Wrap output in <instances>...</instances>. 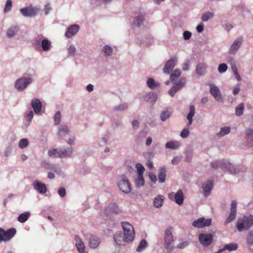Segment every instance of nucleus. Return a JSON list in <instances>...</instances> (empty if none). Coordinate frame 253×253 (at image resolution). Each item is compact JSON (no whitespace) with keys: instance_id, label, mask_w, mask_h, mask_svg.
<instances>
[{"instance_id":"1","label":"nucleus","mask_w":253,"mask_h":253,"mask_svg":"<svg viewBox=\"0 0 253 253\" xmlns=\"http://www.w3.org/2000/svg\"><path fill=\"white\" fill-rule=\"evenodd\" d=\"M253 225V215H244L238 218L236 227L240 232L249 229Z\"/></svg>"},{"instance_id":"2","label":"nucleus","mask_w":253,"mask_h":253,"mask_svg":"<svg viewBox=\"0 0 253 253\" xmlns=\"http://www.w3.org/2000/svg\"><path fill=\"white\" fill-rule=\"evenodd\" d=\"M164 248L167 252L169 253L173 250V243L174 242L173 235V228L171 227L167 228L165 231L164 235Z\"/></svg>"},{"instance_id":"3","label":"nucleus","mask_w":253,"mask_h":253,"mask_svg":"<svg viewBox=\"0 0 253 253\" xmlns=\"http://www.w3.org/2000/svg\"><path fill=\"white\" fill-rule=\"evenodd\" d=\"M117 185L119 190L125 194L131 192L132 186L126 175H122L117 180Z\"/></svg>"},{"instance_id":"4","label":"nucleus","mask_w":253,"mask_h":253,"mask_svg":"<svg viewBox=\"0 0 253 253\" xmlns=\"http://www.w3.org/2000/svg\"><path fill=\"white\" fill-rule=\"evenodd\" d=\"M122 226L124 230V235L127 241L132 242L134 239L135 232L133 226L128 222H122Z\"/></svg>"},{"instance_id":"5","label":"nucleus","mask_w":253,"mask_h":253,"mask_svg":"<svg viewBox=\"0 0 253 253\" xmlns=\"http://www.w3.org/2000/svg\"><path fill=\"white\" fill-rule=\"evenodd\" d=\"M223 170H226L232 174L243 172L246 170V168L239 165H235L228 161H225Z\"/></svg>"},{"instance_id":"6","label":"nucleus","mask_w":253,"mask_h":253,"mask_svg":"<svg viewBox=\"0 0 253 253\" xmlns=\"http://www.w3.org/2000/svg\"><path fill=\"white\" fill-rule=\"evenodd\" d=\"M16 232V230L15 228H10L6 231L1 228H0V243L2 241H9L14 237Z\"/></svg>"},{"instance_id":"7","label":"nucleus","mask_w":253,"mask_h":253,"mask_svg":"<svg viewBox=\"0 0 253 253\" xmlns=\"http://www.w3.org/2000/svg\"><path fill=\"white\" fill-rule=\"evenodd\" d=\"M169 198L174 201L178 205H181L184 201V195L181 190H178L176 193L171 192L168 195Z\"/></svg>"},{"instance_id":"8","label":"nucleus","mask_w":253,"mask_h":253,"mask_svg":"<svg viewBox=\"0 0 253 253\" xmlns=\"http://www.w3.org/2000/svg\"><path fill=\"white\" fill-rule=\"evenodd\" d=\"M186 80L185 78L180 79L169 90V93L171 96H173L175 93L181 89L185 84Z\"/></svg>"},{"instance_id":"9","label":"nucleus","mask_w":253,"mask_h":253,"mask_svg":"<svg viewBox=\"0 0 253 253\" xmlns=\"http://www.w3.org/2000/svg\"><path fill=\"white\" fill-rule=\"evenodd\" d=\"M199 241L204 247L210 245L213 241V236L211 234L202 233L199 235Z\"/></svg>"},{"instance_id":"10","label":"nucleus","mask_w":253,"mask_h":253,"mask_svg":"<svg viewBox=\"0 0 253 253\" xmlns=\"http://www.w3.org/2000/svg\"><path fill=\"white\" fill-rule=\"evenodd\" d=\"M32 82L31 78H20L17 80L15 86L19 91L24 90Z\"/></svg>"},{"instance_id":"11","label":"nucleus","mask_w":253,"mask_h":253,"mask_svg":"<svg viewBox=\"0 0 253 253\" xmlns=\"http://www.w3.org/2000/svg\"><path fill=\"white\" fill-rule=\"evenodd\" d=\"M114 240L116 244L119 246H125L126 243L131 242V241L126 240V237L121 231H118L114 234Z\"/></svg>"},{"instance_id":"12","label":"nucleus","mask_w":253,"mask_h":253,"mask_svg":"<svg viewBox=\"0 0 253 253\" xmlns=\"http://www.w3.org/2000/svg\"><path fill=\"white\" fill-rule=\"evenodd\" d=\"M211 224V218H205L204 217L199 218L194 220L192 223V225L197 228H203L209 226Z\"/></svg>"},{"instance_id":"13","label":"nucleus","mask_w":253,"mask_h":253,"mask_svg":"<svg viewBox=\"0 0 253 253\" xmlns=\"http://www.w3.org/2000/svg\"><path fill=\"white\" fill-rule=\"evenodd\" d=\"M177 62L176 57L171 58L167 61L164 69L163 72L165 74H169Z\"/></svg>"},{"instance_id":"14","label":"nucleus","mask_w":253,"mask_h":253,"mask_svg":"<svg viewBox=\"0 0 253 253\" xmlns=\"http://www.w3.org/2000/svg\"><path fill=\"white\" fill-rule=\"evenodd\" d=\"M237 203L235 200L232 201L230 208V213L225 221L226 224L229 223L234 220L236 216Z\"/></svg>"},{"instance_id":"15","label":"nucleus","mask_w":253,"mask_h":253,"mask_svg":"<svg viewBox=\"0 0 253 253\" xmlns=\"http://www.w3.org/2000/svg\"><path fill=\"white\" fill-rule=\"evenodd\" d=\"M40 9L37 7H27L21 8L20 12L25 17H32L35 16L39 11Z\"/></svg>"},{"instance_id":"16","label":"nucleus","mask_w":253,"mask_h":253,"mask_svg":"<svg viewBox=\"0 0 253 253\" xmlns=\"http://www.w3.org/2000/svg\"><path fill=\"white\" fill-rule=\"evenodd\" d=\"M213 187V181L211 180H207L203 183L202 188L205 197H208L211 194Z\"/></svg>"},{"instance_id":"17","label":"nucleus","mask_w":253,"mask_h":253,"mask_svg":"<svg viewBox=\"0 0 253 253\" xmlns=\"http://www.w3.org/2000/svg\"><path fill=\"white\" fill-rule=\"evenodd\" d=\"M210 92L217 101L221 102L222 101L220 91L217 86L214 84H211Z\"/></svg>"},{"instance_id":"18","label":"nucleus","mask_w":253,"mask_h":253,"mask_svg":"<svg viewBox=\"0 0 253 253\" xmlns=\"http://www.w3.org/2000/svg\"><path fill=\"white\" fill-rule=\"evenodd\" d=\"M243 40L242 38H237L231 45L229 49L230 54H235L238 50L242 44Z\"/></svg>"},{"instance_id":"19","label":"nucleus","mask_w":253,"mask_h":253,"mask_svg":"<svg viewBox=\"0 0 253 253\" xmlns=\"http://www.w3.org/2000/svg\"><path fill=\"white\" fill-rule=\"evenodd\" d=\"M33 186L41 194H44L47 191L46 185L40 182L38 180H36L34 182Z\"/></svg>"},{"instance_id":"20","label":"nucleus","mask_w":253,"mask_h":253,"mask_svg":"<svg viewBox=\"0 0 253 253\" xmlns=\"http://www.w3.org/2000/svg\"><path fill=\"white\" fill-rule=\"evenodd\" d=\"M80 27L78 25H73L71 26L68 28V30L65 34V36L68 38H72L79 31Z\"/></svg>"},{"instance_id":"21","label":"nucleus","mask_w":253,"mask_h":253,"mask_svg":"<svg viewBox=\"0 0 253 253\" xmlns=\"http://www.w3.org/2000/svg\"><path fill=\"white\" fill-rule=\"evenodd\" d=\"M157 98V94L155 92H149L146 93L143 96L144 101L150 102H154Z\"/></svg>"},{"instance_id":"22","label":"nucleus","mask_w":253,"mask_h":253,"mask_svg":"<svg viewBox=\"0 0 253 253\" xmlns=\"http://www.w3.org/2000/svg\"><path fill=\"white\" fill-rule=\"evenodd\" d=\"M207 65L204 63H199L196 68V73L199 76H202L206 74Z\"/></svg>"},{"instance_id":"23","label":"nucleus","mask_w":253,"mask_h":253,"mask_svg":"<svg viewBox=\"0 0 253 253\" xmlns=\"http://www.w3.org/2000/svg\"><path fill=\"white\" fill-rule=\"evenodd\" d=\"M100 243V239L97 237L91 235L89 239V246L91 248L95 249Z\"/></svg>"},{"instance_id":"24","label":"nucleus","mask_w":253,"mask_h":253,"mask_svg":"<svg viewBox=\"0 0 253 253\" xmlns=\"http://www.w3.org/2000/svg\"><path fill=\"white\" fill-rule=\"evenodd\" d=\"M166 169L165 167L160 168L159 169L158 180L159 182L164 183L166 181Z\"/></svg>"},{"instance_id":"25","label":"nucleus","mask_w":253,"mask_h":253,"mask_svg":"<svg viewBox=\"0 0 253 253\" xmlns=\"http://www.w3.org/2000/svg\"><path fill=\"white\" fill-rule=\"evenodd\" d=\"M165 197L163 195H158L153 201V205L156 208H160L162 206Z\"/></svg>"},{"instance_id":"26","label":"nucleus","mask_w":253,"mask_h":253,"mask_svg":"<svg viewBox=\"0 0 253 253\" xmlns=\"http://www.w3.org/2000/svg\"><path fill=\"white\" fill-rule=\"evenodd\" d=\"M59 157L60 158H66L71 157L72 154L73 153L72 148L71 147L68 148L67 150L66 149H59Z\"/></svg>"},{"instance_id":"27","label":"nucleus","mask_w":253,"mask_h":253,"mask_svg":"<svg viewBox=\"0 0 253 253\" xmlns=\"http://www.w3.org/2000/svg\"><path fill=\"white\" fill-rule=\"evenodd\" d=\"M32 106L34 111H41L42 104L41 101L38 99H34L31 102Z\"/></svg>"},{"instance_id":"28","label":"nucleus","mask_w":253,"mask_h":253,"mask_svg":"<svg viewBox=\"0 0 253 253\" xmlns=\"http://www.w3.org/2000/svg\"><path fill=\"white\" fill-rule=\"evenodd\" d=\"M147 85L148 87L151 89H154L160 86V84L159 83L155 82L154 79L152 78L148 79Z\"/></svg>"},{"instance_id":"29","label":"nucleus","mask_w":253,"mask_h":253,"mask_svg":"<svg viewBox=\"0 0 253 253\" xmlns=\"http://www.w3.org/2000/svg\"><path fill=\"white\" fill-rule=\"evenodd\" d=\"M180 144L177 141H169L166 144V148L167 149H170L175 150L179 148Z\"/></svg>"},{"instance_id":"30","label":"nucleus","mask_w":253,"mask_h":253,"mask_svg":"<svg viewBox=\"0 0 253 253\" xmlns=\"http://www.w3.org/2000/svg\"><path fill=\"white\" fill-rule=\"evenodd\" d=\"M19 27L17 26H13L10 27L7 30V35L9 38H12L15 35L19 30Z\"/></svg>"},{"instance_id":"31","label":"nucleus","mask_w":253,"mask_h":253,"mask_svg":"<svg viewBox=\"0 0 253 253\" xmlns=\"http://www.w3.org/2000/svg\"><path fill=\"white\" fill-rule=\"evenodd\" d=\"M231 128L229 126H224L221 128L219 132L216 134V136L218 137H223L230 132Z\"/></svg>"},{"instance_id":"32","label":"nucleus","mask_w":253,"mask_h":253,"mask_svg":"<svg viewBox=\"0 0 253 253\" xmlns=\"http://www.w3.org/2000/svg\"><path fill=\"white\" fill-rule=\"evenodd\" d=\"M30 216V212L26 211L20 214L17 220L20 223H24L26 222Z\"/></svg>"},{"instance_id":"33","label":"nucleus","mask_w":253,"mask_h":253,"mask_svg":"<svg viewBox=\"0 0 253 253\" xmlns=\"http://www.w3.org/2000/svg\"><path fill=\"white\" fill-rule=\"evenodd\" d=\"M225 161H215L212 162L211 165L212 168L217 169L221 168L222 170L224 169V167Z\"/></svg>"},{"instance_id":"34","label":"nucleus","mask_w":253,"mask_h":253,"mask_svg":"<svg viewBox=\"0 0 253 253\" xmlns=\"http://www.w3.org/2000/svg\"><path fill=\"white\" fill-rule=\"evenodd\" d=\"M147 247V243L145 239H142L137 248L136 249V251L138 253H140L144 251Z\"/></svg>"},{"instance_id":"35","label":"nucleus","mask_w":253,"mask_h":253,"mask_svg":"<svg viewBox=\"0 0 253 253\" xmlns=\"http://www.w3.org/2000/svg\"><path fill=\"white\" fill-rule=\"evenodd\" d=\"M50 42L47 39L42 40L41 42V46L44 51H48L51 47Z\"/></svg>"},{"instance_id":"36","label":"nucleus","mask_w":253,"mask_h":253,"mask_svg":"<svg viewBox=\"0 0 253 253\" xmlns=\"http://www.w3.org/2000/svg\"><path fill=\"white\" fill-rule=\"evenodd\" d=\"M135 183L137 187H140L143 186L144 184L143 175L137 174V177L135 180Z\"/></svg>"},{"instance_id":"37","label":"nucleus","mask_w":253,"mask_h":253,"mask_svg":"<svg viewBox=\"0 0 253 253\" xmlns=\"http://www.w3.org/2000/svg\"><path fill=\"white\" fill-rule=\"evenodd\" d=\"M144 21V17L141 15L135 17L134 19L133 25L138 27L140 26Z\"/></svg>"},{"instance_id":"38","label":"nucleus","mask_w":253,"mask_h":253,"mask_svg":"<svg viewBox=\"0 0 253 253\" xmlns=\"http://www.w3.org/2000/svg\"><path fill=\"white\" fill-rule=\"evenodd\" d=\"M238 247V245L236 243H230L229 244H226L224 246V250H228L230 252L236 251Z\"/></svg>"},{"instance_id":"39","label":"nucleus","mask_w":253,"mask_h":253,"mask_svg":"<svg viewBox=\"0 0 253 253\" xmlns=\"http://www.w3.org/2000/svg\"><path fill=\"white\" fill-rule=\"evenodd\" d=\"M181 72L179 70H175L172 73L170 74V81L173 82L176 79L180 77Z\"/></svg>"},{"instance_id":"40","label":"nucleus","mask_w":253,"mask_h":253,"mask_svg":"<svg viewBox=\"0 0 253 253\" xmlns=\"http://www.w3.org/2000/svg\"><path fill=\"white\" fill-rule=\"evenodd\" d=\"M213 13L211 12H207L206 13H204L202 15V20L203 22L208 21L210 18L213 17Z\"/></svg>"},{"instance_id":"41","label":"nucleus","mask_w":253,"mask_h":253,"mask_svg":"<svg viewBox=\"0 0 253 253\" xmlns=\"http://www.w3.org/2000/svg\"><path fill=\"white\" fill-rule=\"evenodd\" d=\"M171 115V112H162L160 115L161 120L163 122L166 121Z\"/></svg>"},{"instance_id":"42","label":"nucleus","mask_w":253,"mask_h":253,"mask_svg":"<svg viewBox=\"0 0 253 253\" xmlns=\"http://www.w3.org/2000/svg\"><path fill=\"white\" fill-rule=\"evenodd\" d=\"M29 145V141L26 138H22L21 139L18 144L19 147L21 149H23L26 148Z\"/></svg>"},{"instance_id":"43","label":"nucleus","mask_w":253,"mask_h":253,"mask_svg":"<svg viewBox=\"0 0 253 253\" xmlns=\"http://www.w3.org/2000/svg\"><path fill=\"white\" fill-rule=\"evenodd\" d=\"M136 169L137 170V174L143 175V173L145 170L144 167L140 163H137L136 164Z\"/></svg>"},{"instance_id":"44","label":"nucleus","mask_w":253,"mask_h":253,"mask_svg":"<svg viewBox=\"0 0 253 253\" xmlns=\"http://www.w3.org/2000/svg\"><path fill=\"white\" fill-rule=\"evenodd\" d=\"M247 243L249 246H253V230L249 233L247 238Z\"/></svg>"},{"instance_id":"45","label":"nucleus","mask_w":253,"mask_h":253,"mask_svg":"<svg viewBox=\"0 0 253 253\" xmlns=\"http://www.w3.org/2000/svg\"><path fill=\"white\" fill-rule=\"evenodd\" d=\"M12 3L11 0H6V2L4 8V11L5 13L9 12L12 8Z\"/></svg>"},{"instance_id":"46","label":"nucleus","mask_w":253,"mask_h":253,"mask_svg":"<svg viewBox=\"0 0 253 253\" xmlns=\"http://www.w3.org/2000/svg\"><path fill=\"white\" fill-rule=\"evenodd\" d=\"M48 154L50 157H59V149H55L49 150L48 152Z\"/></svg>"},{"instance_id":"47","label":"nucleus","mask_w":253,"mask_h":253,"mask_svg":"<svg viewBox=\"0 0 253 253\" xmlns=\"http://www.w3.org/2000/svg\"><path fill=\"white\" fill-rule=\"evenodd\" d=\"M69 132V129L67 126H63L60 127L58 131V136L61 137L62 133L67 134Z\"/></svg>"},{"instance_id":"48","label":"nucleus","mask_w":253,"mask_h":253,"mask_svg":"<svg viewBox=\"0 0 253 253\" xmlns=\"http://www.w3.org/2000/svg\"><path fill=\"white\" fill-rule=\"evenodd\" d=\"M76 246L80 253H84L85 246L83 242L80 243L76 244Z\"/></svg>"},{"instance_id":"49","label":"nucleus","mask_w":253,"mask_h":253,"mask_svg":"<svg viewBox=\"0 0 253 253\" xmlns=\"http://www.w3.org/2000/svg\"><path fill=\"white\" fill-rule=\"evenodd\" d=\"M190 134V131L188 128H184L181 132L180 134V136L181 137L183 138H186L188 137Z\"/></svg>"},{"instance_id":"50","label":"nucleus","mask_w":253,"mask_h":253,"mask_svg":"<svg viewBox=\"0 0 253 253\" xmlns=\"http://www.w3.org/2000/svg\"><path fill=\"white\" fill-rule=\"evenodd\" d=\"M227 69V66L226 64L222 63L220 64L218 68V71L220 73H223Z\"/></svg>"},{"instance_id":"51","label":"nucleus","mask_w":253,"mask_h":253,"mask_svg":"<svg viewBox=\"0 0 253 253\" xmlns=\"http://www.w3.org/2000/svg\"><path fill=\"white\" fill-rule=\"evenodd\" d=\"M195 115V112H189L187 116V119L188 121V126H190L193 122V117Z\"/></svg>"},{"instance_id":"52","label":"nucleus","mask_w":253,"mask_h":253,"mask_svg":"<svg viewBox=\"0 0 253 253\" xmlns=\"http://www.w3.org/2000/svg\"><path fill=\"white\" fill-rule=\"evenodd\" d=\"M189 244V243L187 241H182L179 244H178L177 246L178 248L182 249L186 247H187Z\"/></svg>"},{"instance_id":"53","label":"nucleus","mask_w":253,"mask_h":253,"mask_svg":"<svg viewBox=\"0 0 253 253\" xmlns=\"http://www.w3.org/2000/svg\"><path fill=\"white\" fill-rule=\"evenodd\" d=\"M68 56H74L76 52V48L74 45H71L68 49Z\"/></svg>"},{"instance_id":"54","label":"nucleus","mask_w":253,"mask_h":253,"mask_svg":"<svg viewBox=\"0 0 253 253\" xmlns=\"http://www.w3.org/2000/svg\"><path fill=\"white\" fill-rule=\"evenodd\" d=\"M61 114L60 112H57L54 116V124L57 125L60 121Z\"/></svg>"},{"instance_id":"55","label":"nucleus","mask_w":253,"mask_h":253,"mask_svg":"<svg viewBox=\"0 0 253 253\" xmlns=\"http://www.w3.org/2000/svg\"><path fill=\"white\" fill-rule=\"evenodd\" d=\"M111 209L110 207L106 208L104 211V217L106 219H110V218Z\"/></svg>"},{"instance_id":"56","label":"nucleus","mask_w":253,"mask_h":253,"mask_svg":"<svg viewBox=\"0 0 253 253\" xmlns=\"http://www.w3.org/2000/svg\"><path fill=\"white\" fill-rule=\"evenodd\" d=\"M191 36H192L191 33L188 31H184L183 34V39L185 40H189L191 38Z\"/></svg>"},{"instance_id":"57","label":"nucleus","mask_w":253,"mask_h":253,"mask_svg":"<svg viewBox=\"0 0 253 253\" xmlns=\"http://www.w3.org/2000/svg\"><path fill=\"white\" fill-rule=\"evenodd\" d=\"M120 209L118 206L115 204L112 205V212L118 213L120 211Z\"/></svg>"},{"instance_id":"58","label":"nucleus","mask_w":253,"mask_h":253,"mask_svg":"<svg viewBox=\"0 0 253 253\" xmlns=\"http://www.w3.org/2000/svg\"><path fill=\"white\" fill-rule=\"evenodd\" d=\"M103 52L106 55L109 56L111 53V47L109 46H105L103 49Z\"/></svg>"},{"instance_id":"59","label":"nucleus","mask_w":253,"mask_h":253,"mask_svg":"<svg viewBox=\"0 0 253 253\" xmlns=\"http://www.w3.org/2000/svg\"><path fill=\"white\" fill-rule=\"evenodd\" d=\"M148 175L152 182L155 183L157 182V178L154 173L152 172H149Z\"/></svg>"},{"instance_id":"60","label":"nucleus","mask_w":253,"mask_h":253,"mask_svg":"<svg viewBox=\"0 0 253 253\" xmlns=\"http://www.w3.org/2000/svg\"><path fill=\"white\" fill-rule=\"evenodd\" d=\"M181 158L179 156H176L173 158L171 161V164L173 165H177L180 162Z\"/></svg>"},{"instance_id":"61","label":"nucleus","mask_w":253,"mask_h":253,"mask_svg":"<svg viewBox=\"0 0 253 253\" xmlns=\"http://www.w3.org/2000/svg\"><path fill=\"white\" fill-rule=\"evenodd\" d=\"M33 118V112H29V113L26 116L25 120L28 122H30Z\"/></svg>"},{"instance_id":"62","label":"nucleus","mask_w":253,"mask_h":253,"mask_svg":"<svg viewBox=\"0 0 253 253\" xmlns=\"http://www.w3.org/2000/svg\"><path fill=\"white\" fill-rule=\"evenodd\" d=\"M58 193L61 197H64L66 195V190L64 188H60L58 189Z\"/></svg>"},{"instance_id":"63","label":"nucleus","mask_w":253,"mask_h":253,"mask_svg":"<svg viewBox=\"0 0 253 253\" xmlns=\"http://www.w3.org/2000/svg\"><path fill=\"white\" fill-rule=\"evenodd\" d=\"M246 135L248 137H252L253 136V129L251 128L248 129L246 131Z\"/></svg>"},{"instance_id":"64","label":"nucleus","mask_w":253,"mask_h":253,"mask_svg":"<svg viewBox=\"0 0 253 253\" xmlns=\"http://www.w3.org/2000/svg\"><path fill=\"white\" fill-rule=\"evenodd\" d=\"M244 109V104L241 103L239 104L235 108V111H243Z\"/></svg>"}]
</instances>
